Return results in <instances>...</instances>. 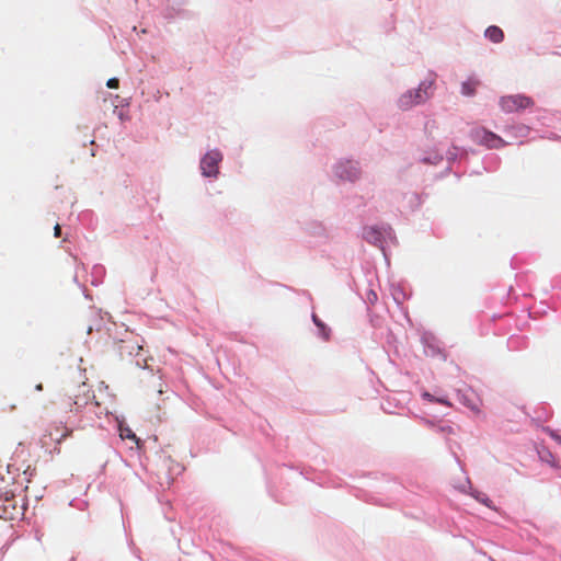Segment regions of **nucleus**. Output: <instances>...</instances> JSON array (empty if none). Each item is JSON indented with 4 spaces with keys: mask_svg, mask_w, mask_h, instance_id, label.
<instances>
[{
    "mask_svg": "<svg viewBox=\"0 0 561 561\" xmlns=\"http://www.w3.org/2000/svg\"><path fill=\"white\" fill-rule=\"evenodd\" d=\"M107 88L117 89L119 87V80L117 78H111L106 82Z\"/></svg>",
    "mask_w": 561,
    "mask_h": 561,
    "instance_id": "nucleus-16",
    "label": "nucleus"
},
{
    "mask_svg": "<svg viewBox=\"0 0 561 561\" xmlns=\"http://www.w3.org/2000/svg\"><path fill=\"white\" fill-rule=\"evenodd\" d=\"M364 238L369 243L379 244L382 240V232L375 227H367L364 229Z\"/></svg>",
    "mask_w": 561,
    "mask_h": 561,
    "instance_id": "nucleus-8",
    "label": "nucleus"
},
{
    "mask_svg": "<svg viewBox=\"0 0 561 561\" xmlns=\"http://www.w3.org/2000/svg\"><path fill=\"white\" fill-rule=\"evenodd\" d=\"M435 82L436 75L430 72L426 78L420 82L417 89L409 90L400 95L398 99V106L401 110L407 111L415 105L425 103L434 94Z\"/></svg>",
    "mask_w": 561,
    "mask_h": 561,
    "instance_id": "nucleus-1",
    "label": "nucleus"
},
{
    "mask_svg": "<svg viewBox=\"0 0 561 561\" xmlns=\"http://www.w3.org/2000/svg\"><path fill=\"white\" fill-rule=\"evenodd\" d=\"M551 437L561 445V436L556 434L554 432H550Z\"/></svg>",
    "mask_w": 561,
    "mask_h": 561,
    "instance_id": "nucleus-19",
    "label": "nucleus"
},
{
    "mask_svg": "<svg viewBox=\"0 0 561 561\" xmlns=\"http://www.w3.org/2000/svg\"><path fill=\"white\" fill-rule=\"evenodd\" d=\"M222 160V154L218 150L208 151L201 160V170L204 176H217L218 164Z\"/></svg>",
    "mask_w": 561,
    "mask_h": 561,
    "instance_id": "nucleus-3",
    "label": "nucleus"
},
{
    "mask_svg": "<svg viewBox=\"0 0 561 561\" xmlns=\"http://www.w3.org/2000/svg\"><path fill=\"white\" fill-rule=\"evenodd\" d=\"M5 502L8 503V505H4V508L7 510V508H8V506H11V507H12V510H13V512H11V513H10V516H9V517H10V518H14V517H15V514H18V513H19V512H18V510H16V505H15V501H14V499H13V497H12V499H8V497H7V499H5Z\"/></svg>",
    "mask_w": 561,
    "mask_h": 561,
    "instance_id": "nucleus-15",
    "label": "nucleus"
},
{
    "mask_svg": "<svg viewBox=\"0 0 561 561\" xmlns=\"http://www.w3.org/2000/svg\"><path fill=\"white\" fill-rule=\"evenodd\" d=\"M459 400L474 412H480L481 400L472 389H463L458 391Z\"/></svg>",
    "mask_w": 561,
    "mask_h": 561,
    "instance_id": "nucleus-6",
    "label": "nucleus"
},
{
    "mask_svg": "<svg viewBox=\"0 0 561 561\" xmlns=\"http://www.w3.org/2000/svg\"><path fill=\"white\" fill-rule=\"evenodd\" d=\"M5 502L8 503V505H4V508L7 510V508H8V506H11V507H12V510H13V512H11V513H10V516H9V517H10V518H14V517H15V514H18V513H19V512H18V510H16V505H15V501H14V499H13V497H12V499H8V497H7V499H5Z\"/></svg>",
    "mask_w": 561,
    "mask_h": 561,
    "instance_id": "nucleus-14",
    "label": "nucleus"
},
{
    "mask_svg": "<svg viewBox=\"0 0 561 561\" xmlns=\"http://www.w3.org/2000/svg\"><path fill=\"white\" fill-rule=\"evenodd\" d=\"M359 169L356 162L346 161L336 167V175L343 180L355 181L359 178Z\"/></svg>",
    "mask_w": 561,
    "mask_h": 561,
    "instance_id": "nucleus-5",
    "label": "nucleus"
},
{
    "mask_svg": "<svg viewBox=\"0 0 561 561\" xmlns=\"http://www.w3.org/2000/svg\"><path fill=\"white\" fill-rule=\"evenodd\" d=\"M422 397L431 402H436V403H440V404H444L447 407H451V403L446 398H443V397L436 398L433 394H431L430 392H423Z\"/></svg>",
    "mask_w": 561,
    "mask_h": 561,
    "instance_id": "nucleus-12",
    "label": "nucleus"
},
{
    "mask_svg": "<svg viewBox=\"0 0 561 561\" xmlns=\"http://www.w3.org/2000/svg\"><path fill=\"white\" fill-rule=\"evenodd\" d=\"M530 98L522 94L502 96L500 100L501 108L506 113H513L533 106Z\"/></svg>",
    "mask_w": 561,
    "mask_h": 561,
    "instance_id": "nucleus-2",
    "label": "nucleus"
},
{
    "mask_svg": "<svg viewBox=\"0 0 561 561\" xmlns=\"http://www.w3.org/2000/svg\"><path fill=\"white\" fill-rule=\"evenodd\" d=\"M479 501H481L482 503H484V504L489 505V504H488V501H489V499H488V497H481V499H479Z\"/></svg>",
    "mask_w": 561,
    "mask_h": 561,
    "instance_id": "nucleus-21",
    "label": "nucleus"
},
{
    "mask_svg": "<svg viewBox=\"0 0 561 561\" xmlns=\"http://www.w3.org/2000/svg\"><path fill=\"white\" fill-rule=\"evenodd\" d=\"M476 137L480 144L490 149H499L506 145V142L500 136L485 129L478 130L476 133Z\"/></svg>",
    "mask_w": 561,
    "mask_h": 561,
    "instance_id": "nucleus-4",
    "label": "nucleus"
},
{
    "mask_svg": "<svg viewBox=\"0 0 561 561\" xmlns=\"http://www.w3.org/2000/svg\"><path fill=\"white\" fill-rule=\"evenodd\" d=\"M60 233H61V227L59 224H57L55 227H54V236L56 238L60 237Z\"/></svg>",
    "mask_w": 561,
    "mask_h": 561,
    "instance_id": "nucleus-18",
    "label": "nucleus"
},
{
    "mask_svg": "<svg viewBox=\"0 0 561 561\" xmlns=\"http://www.w3.org/2000/svg\"><path fill=\"white\" fill-rule=\"evenodd\" d=\"M87 401L81 402L77 397H67L61 401V405L65 410H69L70 412L73 411V408L76 407V410L84 405Z\"/></svg>",
    "mask_w": 561,
    "mask_h": 561,
    "instance_id": "nucleus-10",
    "label": "nucleus"
},
{
    "mask_svg": "<svg viewBox=\"0 0 561 561\" xmlns=\"http://www.w3.org/2000/svg\"><path fill=\"white\" fill-rule=\"evenodd\" d=\"M72 435V430L71 428H66V431L61 434V436L56 439V442L58 444H60L62 440H65L67 437H70Z\"/></svg>",
    "mask_w": 561,
    "mask_h": 561,
    "instance_id": "nucleus-17",
    "label": "nucleus"
},
{
    "mask_svg": "<svg viewBox=\"0 0 561 561\" xmlns=\"http://www.w3.org/2000/svg\"><path fill=\"white\" fill-rule=\"evenodd\" d=\"M119 436L122 439H130L137 445H139L140 439L136 436V434L128 426L119 425Z\"/></svg>",
    "mask_w": 561,
    "mask_h": 561,
    "instance_id": "nucleus-11",
    "label": "nucleus"
},
{
    "mask_svg": "<svg viewBox=\"0 0 561 561\" xmlns=\"http://www.w3.org/2000/svg\"><path fill=\"white\" fill-rule=\"evenodd\" d=\"M312 320H313L314 324L321 330L323 337L328 339L329 333H328V329L324 325V323L316 314H312Z\"/></svg>",
    "mask_w": 561,
    "mask_h": 561,
    "instance_id": "nucleus-13",
    "label": "nucleus"
},
{
    "mask_svg": "<svg viewBox=\"0 0 561 561\" xmlns=\"http://www.w3.org/2000/svg\"><path fill=\"white\" fill-rule=\"evenodd\" d=\"M479 85H480V81L474 77H470V78H468V80L462 82L461 93L466 96H471L476 93Z\"/></svg>",
    "mask_w": 561,
    "mask_h": 561,
    "instance_id": "nucleus-7",
    "label": "nucleus"
},
{
    "mask_svg": "<svg viewBox=\"0 0 561 561\" xmlns=\"http://www.w3.org/2000/svg\"><path fill=\"white\" fill-rule=\"evenodd\" d=\"M485 37L493 43H501L504 38V33L500 27L492 25L485 30Z\"/></svg>",
    "mask_w": 561,
    "mask_h": 561,
    "instance_id": "nucleus-9",
    "label": "nucleus"
},
{
    "mask_svg": "<svg viewBox=\"0 0 561 561\" xmlns=\"http://www.w3.org/2000/svg\"><path fill=\"white\" fill-rule=\"evenodd\" d=\"M35 390L42 391L43 390V383H38L35 386Z\"/></svg>",
    "mask_w": 561,
    "mask_h": 561,
    "instance_id": "nucleus-20",
    "label": "nucleus"
}]
</instances>
